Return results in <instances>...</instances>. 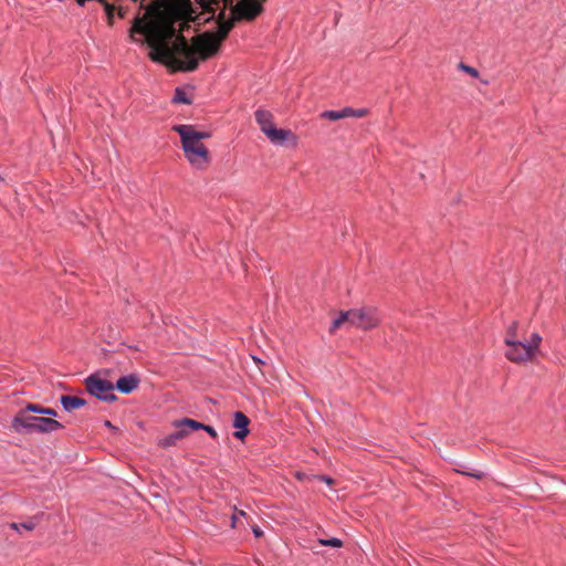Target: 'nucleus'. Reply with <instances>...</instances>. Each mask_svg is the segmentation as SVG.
Listing matches in <instances>:
<instances>
[{
	"label": "nucleus",
	"mask_w": 566,
	"mask_h": 566,
	"mask_svg": "<svg viewBox=\"0 0 566 566\" xmlns=\"http://www.w3.org/2000/svg\"><path fill=\"white\" fill-rule=\"evenodd\" d=\"M139 40L149 60L170 73L195 72L201 61L214 57L227 38H130Z\"/></svg>",
	"instance_id": "1"
},
{
	"label": "nucleus",
	"mask_w": 566,
	"mask_h": 566,
	"mask_svg": "<svg viewBox=\"0 0 566 566\" xmlns=\"http://www.w3.org/2000/svg\"><path fill=\"white\" fill-rule=\"evenodd\" d=\"M10 428L19 434L51 433L64 428V424L53 418H44L17 412L11 420Z\"/></svg>",
	"instance_id": "2"
},
{
	"label": "nucleus",
	"mask_w": 566,
	"mask_h": 566,
	"mask_svg": "<svg viewBox=\"0 0 566 566\" xmlns=\"http://www.w3.org/2000/svg\"><path fill=\"white\" fill-rule=\"evenodd\" d=\"M84 385L87 394L101 401L112 403L118 400V397L113 392V382L103 378L101 371L87 376L84 380Z\"/></svg>",
	"instance_id": "3"
},
{
	"label": "nucleus",
	"mask_w": 566,
	"mask_h": 566,
	"mask_svg": "<svg viewBox=\"0 0 566 566\" xmlns=\"http://www.w3.org/2000/svg\"><path fill=\"white\" fill-rule=\"evenodd\" d=\"M185 157L197 169H205L211 163L209 149L202 143L180 139Z\"/></svg>",
	"instance_id": "4"
},
{
	"label": "nucleus",
	"mask_w": 566,
	"mask_h": 566,
	"mask_svg": "<svg viewBox=\"0 0 566 566\" xmlns=\"http://www.w3.org/2000/svg\"><path fill=\"white\" fill-rule=\"evenodd\" d=\"M380 323L378 310L374 306H363L360 308H352L350 326L368 331L375 328Z\"/></svg>",
	"instance_id": "5"
},
{
	"label": "nucleus",
	"mask_w": 566,
	"mask_h": 566,
	"mask_svg": "<svg viewBox=\"0 0 566 566\" xmlns=\"http://www.w3.org/2000/svg\"><path fill=\"white\" fill-rule=\"evenodd\" d=\"M506 346L509 347L505 357L516 364L532 360V349L525 342L522 340H507Z\"/></svg>",
	"instance_id": "6"
},
{
	"label": "nucleus",
	"mask_w": 566,
	"mask_h": 566,
	"mask_svg": "<svg viewBox=\"0 0 566 566\" xmlns=\"http://www.w3.org/2000/svg\"><path fill=\"white\" fill-rule=\"evenodd\" d=\"M268 132L269 133L265 136L274 145H291L293 147L297 145L298 138L291 129L277 128L276 126H274L273 128H269Z\"/></svg>",
	"instance_id": "7"
},
{
	"label": "nucleus",
	"mask_w": 566,
	"mask_h": 566,
	"mask_svg": "<svg viewBox=\"0 0 566 566\" xmlns=\"http://www.w3.org/2000/svg\"><path fill=\"white\" fill-rule=\"evenodd\" d=\"M171 129L179 135L180 139L193 143H200L203 139H208L211 137L210 132L196 130L192 125L178 124L174 125Z\"/></svg>",
	"instance_id": "8"
},
{
	"label": "nucleus",
	"mask_w": 566,
	"mask_h": 566,
	"mask_svg": "<svg viewBox=\"0 0 566 566\" xmlns=\"http://www.w3.org/2000/svg\"><path fill=\"white\" fill-rule=\"evenodd\" d=\"M139 384L140 377L137 374L132 373L119 377L115 384L113 382V386L114 390L116 389L124 395H129L138 388Z\"/></svg>",
	"instance_id": "9"
},
{
	"label": "nucleus",
	"mask_w": 566,
	"mask_h": 566,
	"mask_svg": "<svg viewBox=\"0 0 566 566\" xmlns=\"http://www.w3.org/2000/svg\"><path fill=\"white\" fill-rule=\"evenodd\" d=\"M250 419L242 411H235L233 413V427L237 429L233 432V437L238 440L243 441L250 434Z\"/></svg>",
	"instance_id": "10"
},
{
	"label": "nucleus",
	"mask_w": 566,
	"mask_h": 566,
	"mask_svg": "<svg viewBox=\"0 0 566 566\" xmlns=\"http://www.w3.org/2000/svg\"><path fill=\"white\" fill-rule=\"evenodd\" d=\"M254 116L264 135L269 133V128H273L275 126L273 114L270 111L259 108L255 111Z\"/></svg>",
	"instance_id": "11"
},
{
	"label": "nucleus",
	"mask_w": 566,
	"mask_h": 566,
	"mask_svg": "<svg viewBox=\"0 0 566 566\" xmlns=\"http://www.w3.org/2000/svg\"><path fill=\"white\" fill-rule=\"evenodd\" d=\"M171 424L174 428H176L178 430L180 429V431H186V438L191 432L198 431L202 427V422L191 419V418H188V417H184L181 419L174 420Z\"/></svg>",
	"instance_id": "12"
},
{
	"label": "nucleus",
	"mask_w": 566,
	"mask_h": 566,
	"mask_svg": "<svg viewBox=\"0 0 566 566\" xmlns=\"http://www.w3.org/2000/svg\"><path fill=\"white\" fill-rule=\"evenodd\" d=\"M60 403L64 411L72 412L75 409L84 407L87 403V401L78 396L62 395L60 397Z\"/></svg>",
	"instance_id": "13"
},
{
	"label": "nucleus",
	"mask_w": 566,
	"mask_h": 566,
	"mask_svg": "<svg viewBox=\"0 0 566 566\" xmlns=\"http://www.w3.org/2000/svg\"><path fill=\"white\" fill-rule=\"evenodd\" d=\"M185 438H186V431H180V429L179 430L177 429L172 433L159 439L157 444L160 448L167 449V448L176 446L178 440H181Z\"/></svg>",
	"instance_id": "14"
},
{
	"label": "nucleus",
	"mask_w": 566,
	"mask_h": 566,
	"mask_svg": "<svg viewBox=\"0 0 566 566\" xmlns=\"http://www.w3.org/2000/svg\"><path fill=\"white\" fill-rule=\"evenodd\" d=\"M172 103L191 105L192 98L186 93V91L182 87H176L172 97Z\"/></svg>",
	"instance_id": "15"
},
{
	"label": "nucleus",
	"mask_w": 566,
	"mask_h": 566,
	"mask_svg": "<svg viewBox=\"0 0 566 566\" xmlns=\"http://www.w3.org/2000/svg\"><path fill=\"white\" fill-rule=\"evenodd\" d=\"M42 410H44V406H42L40 403L28 402L18 412H23L24 415H30V413L42 415Z\"/></svg>",
	"instance_id": "16"
},
{
	"label": "nucleus",
	"mask_w": 566,
	"mask_h": 566,
	"mask_svg": "<svg viewBox=\"0 0 566 566\" xmlns=\"http://www.w3.org/2000/svg\"><path fill=\"white\" fill-rule=\"evenodd\" d=\"M517 328H518V322L517 321H513L511 323V325L507 327L506 329V333H505V337H504V343L506 344V342L510 339V340H517L516 339V335H517Z\"/></svg>",
	"instance_id": "17"
},
{
	"label": "nucleus",
	"mask_w": 566,
	"mask_h": 566,
	"mask_svg": "<svg viewBox=\"0 0 566 566\" xmlns=\"http://www.w3.org/2000/svg\"><path fill=\"white\" fill-rule=\"evenodd\" d=\"M318 542L323 546H331L335 548H339L343 546V542L337 537L321 538Z\"/></svg>",
	"instance_id": "18"
},
{
	"label": "nucleus",
	"mask_w": 566,
	"mask_h": 566,
	"mask_svg": "<svg viewBox=\"0 0 566 566\" xmlns=\"http://www.w3.org/2000/svg\"><path fill=\"white\" fill-rule=\"evenodd\" d=\"M542 342V336L538 333H533L531 336V340L526 343L532 349V355H535V350L539 347Z\"/></svg>",
	"instance_id": "19"
},
{
	"label": "nucleus",
	"mask_w": 566,
	"mask_h": 566,
	"mask_svg": "<svg viewBox=\"0 0 566 566\" xmlns=\"http://www.w3.org/2000/svg\"><path fill=\"white\" fill-rule=\"evenodd\" d=\"M458 67L459 70L465 72L467 74L471 75L474 78L479 77V71L475 67L465 64L464 62H460Z\"/></svg>",
	"instance_id": "20"
},
{
	"label": "nucleus",
	"mask_w": 566,
	"mask_h": 566,
	"mask_svg": "<svg viewBox=\"0 0 566 566\" xmlns=\"http://www.w3.org/2000/svg\"><path fill=\"white\" fill-rule=\"evenodd\" d=\"M11 527L13 530H17L18 532H20L21 528H23L25 531H32L35 527V523L33 521H27V522H22V523H12Z\"/></svg>",
	"instance_id": "21"
},
{
	"label": "nucleus",
	"mask_w": 566,
	"mask_h": 566,
	"mask_svg": "<svg viewBox=\"0 0 566 566\" xmlns=\"http://www.w3.org/2000/svg\"><path fill=\"white\" fill-rule=\"evenodd\" d=\"M321 117L324 118V119L336 122V120L340 119V114H339V111L331 109V111H324L321 114Z\"/></svg>",
	"instance_id": "22"
},
{
	"label": "nucleus",
	"mask_w": 566,
	"mask_h": 566,
	"mask_svg": "<svg viewBox=\"0 0 566 566\" xmlns=\"http://www.w3.org/2000/svg\"><path fill=\"white\" fill-rule=\"evenodd\" d=\"M457 472L461 473L463 475H467V476L474 478L476 480H482L485 476V473L482 472V471H479V470H472V471H460V470H457Z\"/></svg>",
	"instance_id": "23"
},
{
	"label": "nucleus",
	"mask_w": 566,
	"mask_h": 566,
	"mask_svg": "<svg viewBox=\"0 0 566 566\" xmlns=\"http://www.w3.org/2000/svg\"><path fill=\"white\" fill-rule=\"evenodd\" d=\"M339 319V322L342 323V325L344 324H348L350 325V319H352V308L348 310V311H342L337 317Z\"/></svg>",
	"instance_id": "24"
},
{
	"label": "nucleus",
	"mask_w": 566,
	"mask_h": 566,
	"mask_svg": "<svg viewBox=\"0 0 566 566\" xmlns=\"http://www.w3.org/2000/svg\"><path fill=\"white\" fill-rule=\"evenodd\" d=\"M200 430H203L206 431L212 439L217 440L218 439V433L216 431V429L210 426V424H206L202 422V427Z\"/></svg>",
	"instance_id": "25"
},
{
	"label": "nucleus",
	"mask_w": 566,
	"mask_h": 566,
	"mask_svg": "<svg viewBox=\"0 0 566 566\" xmlns=\"http://www.w3.org/2000/svg\"><path fill=\"white\" fill-rule=\"evenodd\" d=\"M340 114V119L347 118V117H354V108L346 106L342 109H338Z\"/></svg>",
	"instance_id": "26"
},
{
	"label": "nucleus",
	"mask_w": 566,
	"mask_h": 566,
	"mask_svg": "<svg viewBox=\"0 0 566 566\" xmlns=\"http://www.w3.org/2000/svg\"><path fill=\"white\" fill-rule=\"evenodd\" d=\"M313 478L318 480V481H323V482H325L328 485H333L335 483V480L332 476H329V475L316 474V475H313Z\"/></svg>",
	"instance_id": "27"
},
{
	"label": "nucleus",
	"mask_w": 566,
	"mask_h": 566,
	"mask_svg": "<svg viewBox=\"0 0 566 566\" xmlns=\"http://www.w3.org/2000/svg\"><path fill=\"white\" fill-rule=\"evenodd\" d=\"M42 415L46 416L45 418L57 417V411L53 408L44 407V410H42Z\"/></svg>",
	"instance_id": "28"
},
{
	"label": "nucleus",
	"mask_w": 566,
	"mask_h": 566,
	"mask_svg": "<svg viewBox=\"0 0 566 566\" xmlns=\"http://www.w3.org/2000/svg\"><path fill=\"white\" fill-rule=\"evenodd\" d=\"M342 326V323L339 322V319L336 317L333 322H332V325L329 326V333L331 334H334L336 329H338L339 327Z\"/></svg>",
	"instance_id": "29"
},
{
	"label": "nucleus",
	"mask_w": 566,
	"mask_h": 566,
	"mask_svg": "<svg viewBox=\"0 0 566 566\" xmlns=\"http://www.w3.org/2000/svg\"><path fill=\"white\" fill-rule=\"evenodd\" d=\"M368 113L369 111L367 108H354V117H365Z\"/></svg>",
	"instance_id": "30"
},
{
	"label": "nucleus",
	"mask_w": 566,
	"mask_h": 566,
	"mask_svg": "<svg viewBox=\"0 0 566 566\" xmlns=\"http://www.w3.org/2000/svg\"><path fill=\"white\" fill-rule=\"evenodd\" d=\"M105 9H106V13L108 15L109 19H112L113 17V11L116 9L114 6L109 4V3H105Z\"/></svg>",
	"instance_id": "31"
},
{
	"label": "nucleus",
	"mask_w": 566,
	"mask_h": 566,
	"mask_svg": "<svg viewBox=\"0 0 566 566\" xmlns=\"http://www.w3.org/2000/svg\"><path fill=\"white\" fill-rule=\"evenodd\" d=\"M252 532H253V535L256 537V538H260L263 536V531L259 527V526H253L252 527Z\"/></svg>",
	"instance_id": "32"
},
{
	"label": "nucleus",
	"mask_w": 566,
	"mask_h": 566,
	"mask_svg": "<svg viewBox=\"0 0 566 566\" xmlns=\"http://www.w3.org/2000/svg\"><path fill=\"white\" fill-rule=\"evenodd\" d=\"M104 426L114 432L118 431V428L115 427L109 420H104Z\"/></svg>",
	"instance_id": "33"
},
{
	"label": "nucleus",
	"mask_w": 566,
	"mask_h": 566,
	"mask_svg": "<svg viewBox=\"0 0 566 566\" xmlns=\"http://www.w3.org/2000/svg\"><path fill=\"white\" fill-rule=\"evenodd\" d=\"M304 475H305V474H304V473H301V472H297V473H296V478H297L298 480H302Z\"/></svg>",
	"instance_id": "34"
},
{
	"label": "nucleus",
	"mask_w": 566,
	"mask_h": 566,
	"mask_svg": "<svg viewBox=\"0 0 566 566\" xmlns=\"http://www.w3.org/2000/svg\"><path fill=\"white\" fill-rule=\"evenodd\" d=\"M254 360H255L256 364H264V361L261 360L260 358L254 357Z\"/></svg>",
	"instance_id": "35"
},
{
	"label": "nucleus",
	"mask_w": 566,
	"mask_h": 566,
	"mask_svg": "<svg viewBox=\"0 0 566 566\" xmlns=\"http://www.w3.org/2000/svg\"><path fill=\"white\" fill-rule=\"evenodd\" d=\"M78 4H84L86 0H76Z\"/></svg>",
	"instance_id": "36"
},
{
	"label": "nucleus",
	"mask_w": 566,
	"mask_h": 566,
	"mask_svg": "<svg viewBox=\"0 0 566 566\" xmlns=\"http://www.w3.org/2000/svg\"><path fill=\"white\" fill-rule=\"evenodd\" d=\"M4 182V178L0 175V185Z\"/></svg>",
	"instance_id": "37"
}]
</instances>
